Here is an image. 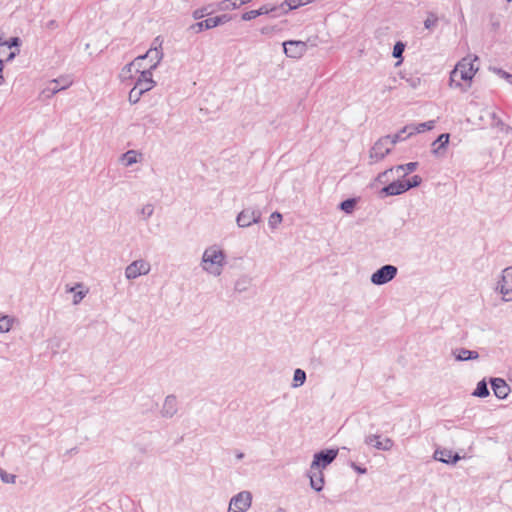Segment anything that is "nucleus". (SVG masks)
Returning a JSON list of instances; mask_svg holds the SVG:
<instances>
[{"label": "nucleus", "mask_w": 512, "mask_h": 512, "mask_svg": "<svg viewBox=\"0 0 512 512\" xmlns=\"http://www.w3.org/2000/svg\"><path fill=\"white\" fill-rule=\"evenodd\" d=\"M398 273V268L391 264L381 266L372 273L370 281L376 286H382L392 281Z\"/></svg>", "instance_id": "1"}, {"label": "nucleus", "mask_w": 512, "mask_h": 512, "mask_svg": "<svg viewBox=\"0 0 512 512\" xmlns=\"http://www.w3.org/2000/svg\"><path fill=\"white\" fill-rule=\"evenodd\" d=\"M338 452L337 448H328L316 452L310 465L311 469H325L336 459Z\"/></svg>", "instance_id": "2"}, {"label": "nucleus", "mask_w": 512, "mask_h": 512, "mask_svg": "<svg viewBox=\"0 0 512 512\" xmlns=\"http://www.w3.org/2000/svg\"><path fill=\"white\" fill-rule=\"evenodd\" d=\"M163 38L161 36H157L152 41L150 49L144 54L140 55L136 58L137 61H143L146 58H150L154 63L152 64V69H156L160 62L163 59L164 53L162 50Z\"/></svg>", "instance_id": "3"}, {"label": "nucleus", "mask_w": 512, "mask_h": 512, "mask_svg": "<svg viewBox=\"0 0 512 512\" xmlns=\"http://www.w3.org/2000/svg\"><path fill=\"white\" fill-rule=\"evenodd\" d=\"M232 20V16L230 14H222L216 17H210L205 20L198 21L190 26V30H193L195 33H200L204 30H210L219 25H223Z\"/></svg>", "instance_id": "4"}, {"label": "nucleus", "mask_w": 512, "mask_h": 512, "mask_svg": "<svg viewBox=\"0 0 512 512\" xmlns=\"http://www.w3.org/2000/svg\"><path fill=\"white\" fill-rule=\"evenodd\" d=\"M225 258L226 255L222 250L210 247L204 251L202 261L205 264L209 263L211 265H217L218 267L216 268V270L210 272L218 276L221 274L220 268L225 264Z\"/></svg>", "instance_id": "5"}, {"label": "nucleus", "mask_w": 512, "mask_h": 512, "mask_svg": "<svg viewBox=\"0 0 512 512\" xmlns=\"http://www.w3.org/2000/svg\"><path fill=\"white\" fill-rule=\"evenodd\" d=\"M496 290L502 295L504 301H512V267L503 269Z\"/></svg>", "instance_id": "6"}, {"label": "nucleus", "mask_w": 512, "mask_h": 512, "mask_svg": "<svg viewBox=\"0 0 512 512\" xmlns=\"http://www.w3.org/2000/svg\"><path fill=\"white\" fill-rule=\"evenodd\" d=\"M261 211L254 208L243 209L236 217L237 225L241 228L250 227L261 221Z\"/></svg>", "instance_id": "7"}, {"label": "nucleus", "mask_w": 512, "mask_h": 512, "mask_svg": "<svg viewBox=\"0 0 512 512\" xmlns=\"http://www.w3.org/2000/svg\"><path fill=\"white\" fill-rule=\"evenodd\" d=\"M389 140H390L389 136H383V137L379 138L374 143V145L372 146V148L370 150V154H369L370 159H372L374 162H378V161L384 159V157L391 152L392 145H390Z\"/></svg>", "instance_id": "8"}, {"label": "nucleus", "mask_w": 512, "mask_h": 512, "mask_svg": "<svg viewBox=\"0 0 512 512\" xmlns=\"http://www.w3.org/2000/svg\"><path fill=\"white\" fill-rule=\"evenodd\" d=\"M284 54L288 58L299 59L307 51V44L301 40H287L282 43Z\"/></svg>", "instance_id": "9"}, {"label": "nucleus", "mask_w": 512, "mask_h": 512, "mask_svg": "<svg viewBox=\"0 0 512 512\" xmlns=\"http://www.w3.org/2000/svg\"><path fill=\"white\" fill-rule=\"evenodd\" d=\"M153 70L154 69H152V65L149 68L144 69L142 71L136 68V72L139 73V76L134 83L136 89H139V91H143L144 93H146L155 87L156 82L153 80Z\"/></svg>", "instance_id": "10"}, {"label": "nucleus", "mask_w": 512, "mask_h": 512, "mask_svg": "<svg viewBox=\"0 0 512 512\" xmlns=\"http://www.w3.org/2000/svg\"><path fill=\"white\" fill-rule=\"evenodd\" d=\"M150 271V264L143 260H135L131 264H129L125 269V276L127 279L132 280L136 279L141 275H146Z\"/></svg>", "instance_id": "11"}, {"label": "nucleus", "mask_w": 512, "mask_h": 512, "mask_svg": "<svg viewBox=\"0 0 512 512\" xmlns=\"http://www.w3.org/2000/svg\"><path fill=\"white\" fill-rule=\"evenodd\" d=\"M364 443L380 451H389L394 445V442L391 438H381V436L377 434L366 436Z\"/></svg>", "instance_id": "12"}, {"label": "nucleus", "mask_w": 512, "mask_h": 512, "mask_svg": "<svg viewBox=\"0 0 512 512\" xmlns=\"http://www.w3.org/2000/svg\"><path fill=\"white\" fill-rule=\"evenodd\" d=\"M405 192L407 191L405 189L403 180L397 179L382 187L378 194L380 198H385L389 196L401 195Z\"/></svg>", "instance_id": "13"}, {"label": "nucleus", "mask_w": 512, "mask_h": 512, "mask_svg": "<svg viewBox=\"0 0 512 512\" xmlns=\"http://www.w3.org/2000/svg\"><path fill=\"white\" fill-rule=\"evenodd\" d=\"M433 458L436 461L442 462L448 465H455L460 459L461 456L457 452H453L447 448H437L434 451Z\"/></svg>", "instance_id": "14"}, {"label": "nucleus", "mask_w": 512, "mask_h": 512, "mask_svg": "<svg viewBox=\"0 0 512 512\" xmlns=\"http://www.w3.org/2000/svg\"><path fill=\"white\" fill-rule=\"evenodd\" d=\"M72 85V80L68 77H59L57 79H53L49 86L44 89L43 93L47 97H51L58 92L67 89Z\"/></svg>", "instance_id": "15"}, {"label": "nucleus", "mask_w": 512, "mask_h": 512, "mask_svg": "<svg viewBox=\"0 0 512 512\" xmlns=\"http://www.w3.org/2000/svg\"><path fill=\"white\" fill-rule=\"evenodd\" d=\"M251 503L252 494L249 491H241L231 498L229 511L231 510V506H234L240 511L245 512L251 506Z\"/></svg>", "instance_id": "16"}, {"label": "nucleus", "mask_w": 512, "mask_h": 512, "mask_svg": "<svg viewBox=\"0 0 512 512\" xmlns=\"http://www.w3.org/2000/svg\"><path fill=\"white\" fill-rule=\"evenodd\" d=\"M490 385L494 395L500 400L506 399L511 391L510 386L503 378H490Z\"/></svg>", "instance_id": "17"}, {"label": "nucleus", "mask_w": 512, "mask_h": 512, "mask_svg": "<svg viewBox=\"0 0 512 512\" xmlns=\"http://www.w3.org/2000/svg\"><path fill=\"white\" fill-rule=\"evenodd\" d=\"M178 412V401L174 394L165 397L160 411L163 418H172Z\"/></svg>", "instance_id": "18"}, {"label": "nucleus", "mask_w": 512, "mask_h": 512, "mask_svg": "<svg viewBox=\"0 0 512 512\" xmlns=\"http://www.w3.org/2000/svg\"><path fill=\"white\" fill-rule=\"evenodd\" d=\"M450 135L448 133L440 134L433 142H432V154L436 157H442L445 155L447 151V147L449 144Z\"/></svg>", "instance_id": "19"}, {"label": "nucleus", "mask_w": 512, "mask_h": 512, "mask_svg": "<svg viewBox=\"0 0 512 512\" xmlns=\"http://www.w3.org/2000/svg\"><path fill=\"white\" fill-rule=\"evenodd\" d=\"M307 477L310 480V487L316 491L321 492L324 488L325 480L324 474L321 469H309Z\"/></svg>", "instance_id": "20"}, {"label": "nucleus", "mask_w": 512, "mask_h": 512, "mask_svg": "<svg viewBox=\"0 0 512 512\" xmlns=\"http://www.w3.org/2000/svg\"><path fill=\"white\" fill-rule=\"evenodd\" d=\"M452 354L456 361H468L479 358V353L475 350H468L466 348H456L452 350Z\"/></svg>", "instance_id": "21"}, {"label": "nucleus", "mask_w": 512, "mask_h": 512, "mask_svg": "<svg viewBox=\"0 0 512 512\" xmlns=\"http://www.w3.org/2000/svg\"><path fill=\"white\" fill-rule=\"evenodd\" d=\"M410 132H411L410 125H406L401 130H399L397 133H395L393 135H388L390 137V140H389L390 145L393 146L398 142L406 140L407 138L412 136V134H410Z\"/></svg>", "instance_id": "22"}, {"label": "nucleus", "mask_w": 512, "mask_h": 512, "mask_svg": "<svg viewBox=\"0 0 512 512\" xmlns=\"http://www.w3.org/2000/svg\"><path fill=\"white\" fill-rule=\"evenodd\" d=\"M410 125V134L414 135L416 133H422L425 131L432 130L435 127V121L429 120L426 122L418 123V124H409Z\"/></svg>", "instance_id": "23"}, {"label": "nucleus", "mask_w": 512, "mask_h": 512, "mask_svg": "<svg viewBox=\"0 0 512 512\" xmlns=\"http://www.w3.org/2000/svg\"><path fill=\"white\" fill-rule=\"evenodd\" d=\"M490 395V391L488 389V384L485 379L480 380L474 391L472 392V396L478 398H485Z\"/></svg>", "instance_id": "24"}, {"label": "nucleus", "mask_w": 512, "mask_h": 512, "mask_svg": "<svg viewBox=\"0 0 512 512\" xmlns=\"http://www.w3.org/2000/svg\"><path fill=\"white\" fill-rule=\"evenodd\" d=\"M357 205V198H347L341 201L338 205V209L346 214H351Z\"/></svg>", "instance_id": "25"}, {"label": "nucleus", "mask_w": 512, "mask_h": 512, "mask_svg": "<svg viewBox=\"0 0 512 512\" xmlns=\"http://www.w3.org/2000/svg\"><path fill=\"white\" fill-rule=\"evenodd\" d=\"M466 59H463L458 63L459 67V80L470 83L473 79L471 72L466 70V63H464Z\"/></svg>", "instance_id": "26"}, {"label": "nucleus", "mask_w": 512, "mask_h": 512, "mask_svg": "<svg viewBox=\"0 0 512 512\" xmlns=\"http://www.w3.org/2000/svg\"><path fill=\"white\" fill-rule=\"evenodd\" d=\"M305 381H306V372L300 368H297L294 371L292 386L294 388L300 387L305 383Z\"/></svg>", "instance_id": "27"}, {"label": "nucleus", "mask_w": 512, "mask_h": 512, "mask_svg": "<svg viewBox=\"0 0 512 512\" xmlns=\"http://www.w3.org/2000/svg\"><path fill=\"white\" fill-rule=\"evenodd\" d=\"M250 284L251 279L248 278L247 276H243L235 282L234 289L236 292L242 293L248 290Z\"/></svg>", "instance_id": "28"}, {"label": "nucleus", "mask_w": 512, "mask_h": 512, "mask_svg": "<svg viewBox=\"0 0 512 512\" xmlns=\"http://www.w3.org/2000/svg\"><path fill=\"white\" fill-rule=\"evenodd\" d=\"M405 48H406V44L402 41H397L394 44L392 56L399 60L397 64H399L403 61V52H404Z\"/></svg>", "instance_id": "29"}, {"label": "nucleus", "mask_w": 512, "mask_h": 512, "mask_svg": "<svg viewBox=\"0 0 512 512\" xmlns=\"http://www.w3.org/2000/svg\"><path fill=\"white\" fill-rule=\"evenodd\" d=\"M450 86L459 87L462 91H466V87H463L459 80V67L458 65L450 72Z\"/></svg>", "instance_id": "30"}, {"label": "nucleus", "mask_w": 512, "mask_h": 512, "mask_svg": "<svg viewBox=\"0 0 512 512\" xmlns=\"http://www.w3.org/2000/svg\"><path fill=\"white\" fill-rule=\"evenodd\" d=\"M269 11H270V16L273 18H277V17H280V16L288 13L286 11L284 2H282L279 5H273V6L269 5Z\"/></svg>", "instance_id": "31"}, {"label": "nucleus", "mask_w": 512, "mask_h": 512, "mask_svg": "<svg viewBox=\"0 0 512 512\" xmlns=\"http://www.w3.org/2000/svg\"><path fill=\"white\" fill-rule=\"evenodd\" d=\"M402 180L404 182L406 191H408L412 188H416V187L420 186L422 183V177L419 175H413L409 179H402Z\"/></svg>", "instance_id": "32"}, {"label": "nucleus", "mask_w": 512, "mask_h": 512, "mask_svg": "<svg viewBox=\"0 0 512 512\" xmlns=\"http://www.w3.org/2000/svg\"><path fill=\"white\" fill-rule=\"evenodd\" d=\"M14 319L8 315L0 318V333H7L11 330Z\"/></svg>", "instance_id": "33"}, {"label": "nucleus", "mask_w": 512, "mask_h": 512, "mask_svg": "<svg viewBox=\"0 0 512 512\" xmlns=\"http://www.w3.org/2000/svg\"><path fill=\"white\" fill-rule=\"evenodd\" d=\"M136 65H138V66L140 67V66H141V61H137V60L135 59L134 61H132V62H130V63H128V64H126V65L123 67L122 71H121V74H120V75H121V77H123L124 79H125V78H127V77L131 78V77H132V76H131L132 69H133Z\"/></svg>", "instance_id": "34"}, {"label": "nucleus", "mask_w": 512, "mask_h": 512, "mask_svg": "<svg viewBox=\"0 0 512 512\" xmlns=\"http://www.w3.org/2000/svg\"><path fill=\"white\" fill-rule=\"evenodd\" d=\"M210 7H211V5H208V6H204V7H201V8H198V9L194 10L192 12V17L195 20H200L203 17H205L207 15H210L212 13V11H209Z\"/></svg>", "instance_id": "35"}, {"label": "nucleus", "mask_w": 512, "mask_h": 512, "mask_svg": "<svg viewBox=\"0 0 512 512\" xmlns=\"http://www.w3.org/2000/svg\"><path fill=\"white\" fill-rule=\"evenodd\" d=\"M282 219H283V216L280 212L278 211H275L273 213H271L270 217H269V226L274 229L276 228L281 222H282Z\"/></svg>", "instance_id": "36"}, {"label": "nucleus", "mask_w": 512, "mask_h": 512, "mask_svg": "<svg viewBox=\"0 0 512 512\" xmlns=\"http://www.w3.org/2000/svg\"><path fill=\"white\" fill-rule=\"evenodd\" d=\"M122 159L126 166H131L137 162L136 153L134 150H129L122 155Z\"/></svg>", "instance_id": "37"}, {"label": "nucleus", "mask_w": 512, "mask_h": 512, "mask_svg": "<svg viewBox=\"0 0 512 512\" xmlns=\"http://www.w3.org/2000/svg\"><path fill=\"white\" fill-rule=\"evenodd\" d=\"M283 2L285 4L287 12H289L293 9H297L300 6H303L307 3L305 0H285Z\"/></svg>", "instance_id": "38"}, {"label": "nucleus", "mask_w": 512, "mask_h": 512, "mask_svg": "<svg viewBox=\"0 0 512 512\" xmlns=\"http://www.w3.org/2000/svg\"><path fill=\"white\" fill-rule=\"evenodd\" d=\"M438 22V17L434 13H429L427 19L424 21V27L432 30Z\"/></svg>", "instance_id": "39"}, {"label": "nucleus", "mask_w": 512, "mask_h": 512, "mask_svg": "<svg viewBox=\"0 0 512 512\" xmlns=\"http://www.w3.org/2000/svg\"><path fill=\"white\" fill-rule=\"evenodd\" d=\"M143 94H144V92L139 91V89H136V86L134 85L133 88L129 92V101L132 104H136L140 100V98Z\"/></svg>", "instance_id": "40"}, {"label": "nucleus", "mask_w": 512, "mask_h": 512, "mask_svg": "<svg viewBox=\"0 0 512 512\" xmlns=\"http://www.w3.org/2000/svg\"><path fill=\"white\" fill-rule=\"evenodd\" d=\"M0 479L4 483L14 484L16 481V475L7 473L5 470L0 468Z\"/></svg>", "instance_id": "41"}, {"label": "nucleus", "mask_w": 512, "mask_h": 512, "mask_svg": "<svg viewBox=\"0 0 512 512\" xmlns=\"http://www.w3.org/2000/svg\"><path fill=\"white\" fill-rule=\"evenodd\" d=\"M418 165H419L418 162H409L406 164L397 165L396 167H394V169H396L397 171L406 170L407 173H411L417 169Z\"/></svg>", "instance_id": "42"}, {"label": "nucleus", "mask_w": 512, "mask_h": 512, "mask_svg": "<svg viewBox=\"0 0 512 512\" xmlns=\"http://www.w3.org/2000/svg\"><path fill=\"white\" fill-rule=\"evenodd\" d=\"M493 72L496 73L498 76L506 80L509 84L512 85V74L508 73L507 71L503 70L502 68L494 67L492 68Z\"/></svg>", "instance_id": "43"}, {"label": "nucleus", "mask_w": 512, "mask_h": 512, "mask_svg": "<svg viewBox=\"0 0 512 512\" xmlns=\"http://www.w3.org/2000/svg\"><path fill=\"white\" fill-rule=\"evenodd\" d=\"M154 213V206L152 204H146L140 210V214L143 216L144 220L149 219Z\"/></svg>", "instance_id": "44"}, {"label": "nucleus", "mask_w": 512, "mask_h": 512, "mask_svg": "<svg viewBox=\"0 0 512 512\" xmlns=\"http://www.w3.org/2000/svg\"><path fill=\"white\" fill-rule=\"evenodd\" d=\"M393 170H394V167L389 168V169H387V170H385V171H383V172L379 173V174L377 175V177H376V179H375V180H376V181H378V182H380V183H383V184H384V183H386V182L388 181V175H389L390 173H392V172H393Z\"/></svg>", "instance_id": "45"}, {"label": "nucleus", "mask_w": 512, "mask_h": 512, "mask_svg": "<svg viewBox=\"0 0 512 512\" xmlns=\"http://www.w3.org/2000/svg\"><path fill=\"white\" fill-rule=\"evenodd\" d=\"M5 46H7L8 48H13V47H19L21 45V40L19 37H11L9 40L7 41H4L3 43Z\"/></svg>", "instance_id": "46"}, {"label": "nucleus", "mask_w": 512, "mask_h": 512, "mask_svg": "<svg viewBox=\"0 0 512 512\" xmlns=\"http://www.w3.org/2000/svg\"><path fill=\"white\" fill-rule=\"evenodd\" d=\"M349 466L358 474H366L367 473L366 467L360 466L353 461H350Z\"/></svg>", "instance_id": "47"}, {"label": "nucleus", "mask_w": 512, "mask_h": 512, "mask_svg": "<svg viewBox=\"0 0 512 512\" xmlns=\"http://www.w3.org/2000/svg\"><path fill=\"white\" fill-rule=\"evenodd\" d=\"M257 13H256V10H250V11H247V12H244L242 15H241V19L243 21H250V20H253L255 18H257Z\"/></svg>", "instance_id": "48"}, {"label": "nucleus", "mask_w": 512, "mask_h": 512, "mask_svg": "<svg viewBox=\"0 0 512 512\" xmlns=\"http://www.w3.org/2000/svg\"><path fill=\"white\" fill-rule=\"evenodd\" d=\"M406 82L409 84L410 87L416 89L420 85L421 79L419 77H410L406 79Z\"/></svg>", "instance_id": "49"}, {"label": "nucleus", "mask_w": 512, "mask_h": 512, "mask_svg": "<svg viewBox=\"0 0 512 512\" xmlns=\"http://www.w3.org/2000/svg\"><path fill=\"white\" fill-rule=\"evenodd\" d=\"M85 296H86V292H84V291L75 292V294L73 296V304L74 305L79 304Z\"/></svg>", "instance_id": "50"}, {"label": "nucleus", "mask_w": 512, "mask_h": 512, "mask_svg": "<svg viewBox=\"0 0 512 512\" xmlns=\"http://www.w3.org/2000/svg\"><path fill=\"white\" fill-rule=\"evenodd\" d=\"M257 16L270 15L269 5H262L259 9H256Z\"/></svg>", "instance_id": "51"}, {"label": "nucleus", "mask_w": 512, "mask_h": 512, "mask_svg": "<svg viewBox=\"0 0 512 512\" xmlns=\"http://www.w3.org/2000/svg\"><path fill=\"white\" fill-rule=\"evenodd\" d=\"M231 0H223L217 4V9L220 11H225L231 9L230 2Z\"/></svg>", "instance_id": "52"}, {"label": "nucleus", "mask_w": 512, "mask_h": 512, "mask_svg": "<svg viewBox=\"0 0 512 512\" xmlns=\"http://www.w3.org/2000/svg\"><path fill=\"white\" fill-rule=\"evenodd\" d=\"M58 27H59V24L54 19H51V20L47 21L46 24H45V28L49 29V30H54V29H56Z\"/></svg>", "instance_id": "53"}, {"label": "nucleus", "mask_w": 512, "mask_h": 512, "mask_svg": "<svg viewBox=\"0 0 512 512\" xmlns=\"http://www.w3.org/2000/svg\"><path fill=\"white\" fill-rule=\"evenodd\" d=\"M492 119L494 120V125L496 127L500 128V130L504 129L505 123L500 118H498L495 113H493Z\"/></svg>", "instance_id": "54"}, {"label": "nucleus", "mask_w": 512, "mask_h": 512, "mask_svg": "<svg viewBox=\"0 0 512 512\" xmlns=\"http://www.w3.org/2000/svg\"><path fill=\"white\" fill-rule=\"evenodd\" d=\"M466 70L468 72H471L472 77H474V75L477 72L478 68L474 66L473 62H469V63L466 64Z\"/></svg>", "instance_id": "55"}, {"label": "nucleus", "mask_w": 512, "mask_h": 512, "mask_svg": "<svg viewBox=\"0 0 512 512\" xmlns=\"http://www.w3.org/2000/svg\"><path fill=\"white\" fill-rule=\"evenodd\" d=\"M17 53H18V51H17V52H16V51H11V52L7 55V57L3 60V63H4V62L8 63V62L12 61V60L16 57Z\"/></svg>", "instance_id": "56"}, {"label": "nucleus", "mask_w": 512, "mask_h": 512, "mask_svg": "<svg viewBox=\"0 0 512 512\" xmlns=\"http://www.w3.org/2000/svg\"><path fill=\"white\" fill-rule=\"evenodd\" d=\"M491 27L494 31H497L500 27V23L498 20H494L493 17H491Z\"/></svg>", "instance_id": "57"}, {"label": "nucleus", "mask_w": 512, "mask_h": 512, "mask_svg": "<svg viewBox=\"0 0 512 512\" xmlns=\"http://www.w3.org/2000/svg\"><path fill=\"white\" fill-rule=\"evenodd\" d=\"M2 72H3V59H0V85H2L5 82Z\"/></svg>", "instance_id": "58"}, {"label": "nucleus", "mask_w": 512, "mask_h": 512, "mask_svg": "<svg viewBox=\"0 0 512 512\" xmlns=\"http://www.w3.org/2000/svg\"><path fill=\"white\" fill-rule=\"evenodd\" d=\"M501 131L505 132L506 134H511L512 135V127L509 126V125L505 124L504 129H501Z\"/></svg>", "instance_id": "59"}, {"label": "nucleus", "mask_w": 512, "mask_h": 512, "mask_svg": "<svg viewBox=\"0 0 512 512\" xmlns=\"http://www.w3.org/2000/svg\"><path fill=\"white\" fill-rule=\"evenodd\" d=\"M229 4L231 9H236L241 6V4H239V1H230Z\"/></svg>", "instance_id": "60"}, {"label": "nucleus", "mask_w": 512, "mask_h": 512, "mask_svg": "<svg viewBox=\"0 0 512 512\" xmlns=\"http://www.w3.org/2000/svg\"><path fill=\"white\" fill-rule=\"evenodd\" d=\"M78 452V448L77 447H73L71 448L70 450L67 451L68 454L72 455V454H76Z\"/></svg>", "instance_id": "61"}, {"label": "nucleus", "mask_w": 512, "mask_h": 512, "mask_svg": "<svg viewBox=\"0 0 512 512\" xmlns=\"http://www.w3.org/2000/svg\"><path fill=\"white\" fill-rule=\"evenodd\" d=\"M243 457H244V453L239 452V453L237 454V459H242Z\"/></svg>", "instance_id": "62"}, {"label": "nucleus", "mask_w": 512, "mask_h": 512, "mask_svg": "<svg viewBox=\"0 0 512 512\" xmlns=\"http://www.w3.org/2000/svg\"><path fill=\"white\" fill-rule=\"evenodd\" d=\"M233 512H244V511H240L239 509H237V508H235V507H234Z\"/></svg>", "instance_id": "63"}, {"label": "nucleus", "mask_w": 512, "mask_h": 512, "mask_svg": "<svg viewBox=\"0 0 512 512\" xmlns=\"http://www.w3.org/2000/svg\"><path fill=\"white\" fill-rule=\"evenodd\" d=\"M69 292H74L75 291V287H72L68 290Z\"/></svg>", "instance_id": "64"}]
</instances>
